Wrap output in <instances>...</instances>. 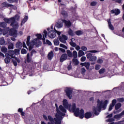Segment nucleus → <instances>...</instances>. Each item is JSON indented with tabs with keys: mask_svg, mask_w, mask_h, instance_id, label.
<instances>
[{
	"mask_svg": "<svg viewBox=\"0 0 124 124\" xmlns=\"http://www.w3.org/2000/svg\"><path fill=\"white\" fill-rule=\"evenodd\" d=\"M113 107H114V106H112V105H110L109 108H108V111L110 112L112 109Z\"/></svg>",
	"mask_w": 124,
	"mask_h": 124,
	"instance_id": "60",
	"label": "nucleus"
},
{
	"mask_svg": "<svg viewBox=\"0 0 124 124\" xmlns=\"http://www.w3.org/2000/svg\"><path fill=\"white\" fill-rule=\"evenodd\" d=\"M66 53L67 55V57H69V58H72L73 55H72V52L70 50H66Z\"/></svg>",
	"mask_w": 124,
	"mask_h": 124,
	"instance_id": "30",
	"label": "nucleus"
},
{
	"mask_svg": "<svg viewBox=\"0 0 124 124\" xmlns=\"http://www.w3.org/2000/svg\"><path fill=\"white\" fill-rule=\"evenodd\" d=\"M92 116L93 114L91 112H87L84 114V118L85 119H90V118H92Z\"/></svg>",
	"mask_w": 124,
	"mask_h": 124,
	"instance_id": "17",
	"label": "nucleus"
},
{
	"mask_svg": "<svg viewBox=\"0 0 124 124\" xmlns=\"http://www.w3.org/2000/svg\"><path fill=\"white\" fill-rule=\"evenodd\" d=\"M7 26V23L4 22H0V28H3L4 29L6 28Z\"/></svg>",
	"mask_w": 124,
	"mask_h": 124,
	"instance_id": "26",
	"label": "nucleus"
},
{
	"mask_svg": "<svg viewBox=\"0 0 124 124\" xmlns=\"http://www.w3.org/2000/svg\"><path fill=\"white\" fill-rule=\"evenodd\" d=\"M70 45H71V46H72V47H76V46H77V44H76V43L73 42V41H72V40H71V42H70Z\"/></svg>",
	"mask_w": 124,
	"mask_h": 124,
	"instance_id": "40",
	"label": "nucleus"
},
{
	"mask_svg": "<svg viewBox=\"0 0 124 124\" xmlns=\"http://www.w3.org/2000/svg\"><path fill=\"white\" fill-rule=\"evenodd\" d=\"M10 59H11V58L6 57V58H5L4 59V62L5 63H7V64L9 63L10 62Z\"/></svg>",
	"mask_w": 124,
	"mask_h": 124,
	"instance_id": "37",
	"label": "nucleus"
},
{
	"mask_svg": "<svg viewBox=\"0 0 124 124\" xmlns=\"http://www.w3.org/2000/svg\"><path fill=\"white\" fill-rule=\"evenodd\" d=\"M16 48H17V49L21 50L22 47H23V44H22V42L18 41L16 43Z\"/></svg>",
	"mask_w": 124,
	"mask_h": 124,
	"instance_id": "19",
	"label": "nucleus"
},
{
	"mask_svg": "<svg viewBox=\"0 0 124 124\" xmlns=\"http://www.w3.org/2000/svg\"><path fill=\"white\" fill-rule=\"evenodd\" d=\"M118 101L119 102H124V97H122V98H119L118 99Z\"/></svg>",
	"mask_w": 124,
	"mask_h": 124,
	"instance_id": "53",
	"label": "nucleus"
},
{
	"mask_svg": "<svg viewBox=\"0 0 124 124\" xmlns=\"http://www.w3.org/2000/svg\"><path fill=\"white\" fill-rule=\"evenodd\" d=\"M75 33L76 35H78V36H80V35L84 34V32L81 30H78L76 31Z\"/></svg>",
	"mask_w": 124,
	"mask_h": 124,
	"instance_id": "24",
	"label": "nucleus"
},
{
	"mask_svg": "<svg viewBox=\"0 0 124 124\" xmlns=\"http://www.w3.org/2000/svg\"><path fill=\"white\" fill-rule=\"evenodd\" d=\"M88 53H97L98 51L97 50H89L87 51Z\"/></svg>",
	"mask_w": 124,
	"mask_h": 124,
	"instance_id": "59",
	"label": "nucleus"
},
{
	"mask_svg": "<svg viewBox=\"0 0 124 124\" xmlns=\"http://www.w3.org/2000/svg\"><path fill=\"white\" fill-rule=\"evenodd\" d=\"M87 59V58L85 56H82L81 59H80V61L81 62H85L86 61V59Z\"/></svg>",
	"mask_w": 124,
	"mask_h": 124,
	"instance_id": "55",
	"label": "nucleus"
},
{
	"mask_svg": "<svg viewBox=\"0 0 124 124\" xmlns=\"http://www.w3.org/2000/svg\"><path fill=\"white\" fill-rule=\"evenodd\" d=\"M86 72V69L85 68H81V73L83 74V73H85Z\"/></svg>",
	"mask_w": 124,
	"mask_h": 124,
	"instance_id": "63",
	"label": "nucleus"
},
{
	"mask_svg": "<svg viewBox=\"0 0 124 124\" xmlns=\"http://www.w3.org/2000/svg\"><path fill=\"white\" fill-rule=\"evenodd\" d=\"M46 44H47L48 45H49V46H52V43L49 40L46 39Z\"/></svg>",
	"mask_w": 124,
	"mask_h": 124,
	"instance_id": "52",
	"label": "nucleus"
},
{
	"mask_svg": "<svg viewBox=\"0 0 124 124\" xmlns=\"http://www.w3.org/2000/svg\"><path fill=\"white\" fill-rule=\"evenodd\" d=\"M60 51H61L62 53H65V49L62 48H59Z\"/></svg>",
	"mask_w": 124,
	"mask_h": 124,
	"instance_id": "64",
	"label": "nucleus"
},
{
	"mask_svg": "<svg viewBox=\"0 0 124 124\" xmlns=\"http://www.w3.org/2000/svg\"><path fill=\"white\" fill-rule=\"evenodd\" d=\"M59 39L60 42L65 44L66 43V40H67V36L64 34H62V36H59Z\"/></svg>",
	"mask_w": 124,
	"mask_h": 124,
	"instance_id": "10",
	"label": "nucleus"
},
{
	"mask_svg": "<svg viewBox=\"0 0 124 124\" xmlns=\"http://www.w3.org/2000/svg\"><path fill=\"white\" fill-rule=\"evenodd\" d=\"M21 54H22V55L27 54V50L25 48H22L21 50Z\"/></svg>",
	"mask_w": 124,
	"mask_h": 124,
	"instance_id": "42",
	"label": "nucleus"
},
{
	"mask_svg": "<svg viewBox=\"0 0 124 124\" xmlns=\"http://www.w3.org/2000/svg\"><path fill=\"white\" fill-rule=\"evenodd\" d=\"M122 118V116H121V114H117L114 116V119H121Z\"/></svg>",
	"mask_w": 124,
	"mask_h": 124,
	"instance_id": "47",
	"label": "nucleus"
},
{
	"mask_svg": "<svg viewBox=\"0 0 124 124\" xmlns=\"http://www.w3.org/2000/svg\"><path fill=\"white\" fill-rule=\"evenodd\" d=\"M46 38H47V31L44 30L43 34V38H42L43 41H45Z\"/></svg>",
	"mask_w": 124,
	"mask_h": 124,
	"instance_id": "25",
	"label": "nucleus"
},
{
	"mask_svg": "<svg viewBox=\"0 0 124 124\" xmlns=\"http://www.w3.org/2000/svg\"><path fill=\"white\" fill-rule=\"evenodd\" d=\"M54 57V53L53 52V51H51L50 52H49L47 55V59L48 60H52Z\"/></svg>",
	"mask_w": 124,
	"mask_h": 124,
	"instance_id": "23",
	"label": "nucleus"
},
{
	"mask_svg": "<svg viewBox=\"0 0 124 124\" xmlns=\"http://www.w3.org/2000/svg\"><path fill=\"white\" fill-rule=\"evenodd\" d=\"M68 34L70 35V36H74L75 35V32L73 31V30L71 28L69 29V31H68Z\"/></svg>",
	"mask_w": 124,
	"mask_h": 124,
	"instance_id": "22",
	"label": "nucleus"
},
{
	"mask_svg": "<svg viewBox=\"0 0 124 124\" xmlns=\"http://www.w3.org/2000/svg\"><path fill=\"white\" fill-rule=\"evenodd\" d=\"M60 46L62 48H64V49H65L66 50H67V49H68L67 46H66L64 45V44H60Z\"/></svg>",
	"mask_w": 124,
	"mask_h": 124,
	"instance_id": "45",
	"label": "nucleus"
},
{
	"mask_svg": "<svg viewBox=\"0 0 124 124\" xmlns=\"http://www.w3.org/2000/svg\"><path fill=\"white\" fill-rule=\"evenodd\" d=\"M106 71V69H105V68H102L99 70V73L100 74H103V73H104V72H105Z\"/></svg>",
	"mask_w": 124,
	"mask_h": 124,
	"instance_id": "38",
	"label": "nucleus"
},
{
	"mask_svg": "<svg viewBox=\"0 0 124 124\" xmlns=\"http://www.w3.org/2000/svg\"><path fill=\"white\" fill-rule=\"evenodd\" d=\"M71 110H69L70 112L72 111L73 112L75 117H79V114H80V108H77L76 104H74L72 106L71 109L70 108Z\"/></svg>",
	"mask_w": 124,
	"mask_h": 124,
	"instance_id": "4",
	"label": "nucleus"
},
{
	"mask_svg": "<svg viewBox=\"0 0 124 124\" xmlns=\"http://www.w3.org/2000/svg\"><path fill=\"white\" fill-rule=\"evenodd\" d=\"M63 105L64 108H66V109H68L69 111H71L70 109V107H71V106L68 104L67 100L64 99L63 100Z\"/></svg>",
	"mask_w": 124,
	"mask_h": 124,
	"instance_id": "12",
	"label": "nucleus"
},
{
	"mask_svg": "<svg viewBox=\"0 0 124 124\" xmlns=\"http://www.w3.org/2000/svg\"><path fill=\"white\" fill-rule=\"evenodd\" d=\"M61 14L63 16V17H64V18H67V17H68V13L66 11H65V10L62 11Z\"/></svg>",
	"mask_w": 124,
	"mask_h": 124,
	"instance_id": "18",
	"label": "nucleus"
},
{
	"mask_svg": "<svg viewBox=\"0 0 124 124\" xmlns=\"http://www.w3.org/2000/svg\"><path fill=\"white\" fill-rule=\"evenodd\" d=\"M56 111L57 113L55 114V117L54 119L52 118L51 115L48 116V120L51 123L54 122L55 121V124H62V117H65V113H66V109L62 105L59 106V108L58 106V104H55Z\"/></svg>",
	"mask_w": 124,
	"mask_h": 124,
	"instance_id": "1",
	"label": "nucleus"
},
{
	"mask_svg": "<svg viewBox=\"0 0 124 124\" xmlns=\"http://www.w3.org/2000/svg\"><path fill=\"white\" fill-rule=\"evenodd\" d=\"M12 62L14 63L15 66H17L18 64L17 63V62L15 60H13Z\"/></svg>",
	"mask_w": 124,
	"mask_h": 124,
	"instance_id": "57",
	"label": "nucleus"
},
{
	"mask_svg": "<svg viewBox=\"0 0 124 124\" xmlns=\"http://www.w3.org/2000/svg\"><path fill=\"white\" fill-rule=\"evenodd\" d=\"M9 50H12L14 49V46L13 45V44H10L9 46H8V47Z\"/></svg>",
	"mask_w": 124,
	"mask_h": 124,
	"instance_id": "44",
	"label": "nucleus"
},
{
	"mask_svg": "<svg viewBox=\"0 0 124 124\" xmlns=\"http://www.w3.org/2000/svg\"><path fill=\"white\" fill-rule=\"evenodd\" d=\"M28 16H26L24 17V18H23V19L21 21V25L22 24H25L26 23V22H27V21H28Z\"/></svg>",
	"mask_w": 124,
	"mask_h": 124,
	"instance_id": "35",
	"label": "nucleus"
},
{
	"mask_svg": "<svg viewBox=\"0 0 124 124\" xmlns=\"http://www.w3.org/2000/svg\"><path fill=\"white\" fill-rule=\"evenodd\" d=\"M20 49H15L14 50V54L15 55V56H18L19 55H20Z\"/></svg>",
	"mask_w": 124,
	"mask_h": 124,
	"instance_id": "29",
	"label": "nucleus"
},
{
	"mask_svg": "<svg viewBox=\"0 0 124 124\" xmlns=\"http://www.w3.org/2000/svg\"><path fill=\"white\" fill-rule=\"evenodd\" d=\"M14 18H15V20H16V21H19V20H20V16L18 14H16L15 15Z\"/></svg>",
	"mask_w": 124,
	"mask_h": 124,
	"instance_id": "43",
	"label": "nucleus"
},
{
	"mask_svg": "<svg viewBox=\"0 0 124 124\" xmlns=\"http://www.w3.org/2000/svg\"><path fill=\"white\" fill-rule=\"evenodd\" d=\"M31 40V36H28L27 38V41H26V44L27 46H29V51H31L32 49H33V45H31L30 46V41Z\"/></svg>",
	"mask_w": 124,
	"mask_h": 124,
	"instance_id": "11",
	"label": "nucleus"
},
{
	"mask_svg": "<svg viewBox=\"0 0 124 124\" xmlns=\"http://www.w3.org/2000/svg\"><path fill=\"white\" fill-rule=\"evenodd\" d=\"M9 3H13L14 2H17L18 0H7Z\"/></svg>",
	"mask_w": 124,
	"mask_h": 124,
	"instance_id": "51",
	"label": "nucleus"
},
{
	"mask_svg": "<svg viewBox=\"0 0 124 124\" xmlns=\"http://www.w3.org/2000/svg\"><path fill=\"white\" fill-rule=\"evenodd\" d=\"M86 57L87 59H89L90 62H95L96 61V57L93 56V54L92 53H88L86 55Z\"/></svg>",
	"mask_w": 124,
	"mask_h": 124,
	"instance_id": "9",
	"label": "nucleus"
},
{
	"mask_svg": "<svg viewBox=\"0 0 124 124\" xmlns=\"http://www.w3.org/2000/svg\"><path fill=\"white\" fill-rule=\"evenodd\" d=\"M6 58H11V59H17L14 54V50H9L7 53L5 54Z\"/></svg>",
	"mask_w": 124,
	"mask_h": 124,
	"instance_id": "5",
	"label": "nucleus"
},
{
	"mask_svg": "<svg viewBox=\"0 0 124 124\" xmlns=\"http://www.w3.org/2000/svg\"><path fill=\"white\" fill-rule=\"evenodd\" d=\"M9 34L11 36H13V37H17L18 36V32L15 29H11L9 30Z\"/></svg>",
	"mask_w": 124,
	"mask_h": 124,
	"instance_id": "6",
	"label": "nucleus"
},
{
	"mask_svg": "<svg viewBox=\"0 0 124 124\" xmlns=\"http://www.w3.org/2000/svg\"><path fill=\"white\" fill-rule=\"evenodd\" d=\"M100 69V65H96L95 66V70H99Z\"/></svg>",
	"mask_w": 124,
	"mask_h": 124,
	"instance_id": "56",
	"label": "nucleus"
},
{
	"mask_svg": "<svg viewBox=\"0 0 124 124\" xmlns=\"http://www.w3.org/2000/svg\"><path fill=\"white\" fill-rule=\"evenodd\" d=\"M2 4L3 5V7H12V6H13V5L9 4L6 2H3Z\"/></svg>",
	"mask_w": 124,
	"mask_h": 124,
	"instance_id": "21",
	"label": "nucleus"
},
{
	"mask_svg": "<svg viewBox=\"0 0 124 124\" xmlns=\"http://www.w3.org/2000/svg\"><path fill=\"white\" fill-rule=\"evenodd\" d=\"M111 14H115V16H118V15H120L121 13V10L119 9H115L111 10L110 11Z\"/></svg>",
	"mask_w": 124,
	"mask_h": 124,
	"instance_id": "13",
	"label": "nucleus"
},
{
	"mask_svg": "<svg viewBox=\"0 0 124 124\" xmlns=\"http://www.w3.org/2000/svg\"><path fill=\"white\" fill-rule=\"evenodd\" d=\"M96 4H97V2H96V1H92L90 5L91 6H95V5H96Z\"/></svg>",
	"mask_w": 124,
	"mask_h": 124,
	"instance_id": "49",
	"label": "nucleus"
},
{
	"mask_svg": "<svg viewBox=\"0 0 124 124\" xmlns=\"http://www.w3.org/2000/svg\"><path fill=\"white\" fill-rule=\"evenodd\" d=\"M82 56H85V52L83 51L82 50H79L78 53V58H81Z\"/></svg>",
	"mask_w": 124,
	"mask_h": 124,
	"instance_id": "27",
	"label": "nucleus"
},
{
	"mask_svg": "<svg viewBox=\"0 0 124 124\" xmlns=\"http://www.w3.org/2000/svg\"><path fill=\"white\" fill-rule=\"evenodd\" d=\"M3 21H4V22L7 24H11L10 26H12L13 28L12 29H15V30H16V29H18L19 27V24H18V23L15 24V23H16L15 17H10L9 18H4Z\"/></svg>",
	"mask_w": 124,
	"mask_h": 124,
	"instance_id": "3",
	"label": "nucleus"
},
{
	"mask_svg": "<svg viewBox=\"0 0 124 124\" xmlns=\"http://www.w3.org/2000/svg\"><path fill=\"white\" fill-rule=\"evenodd\" d=\"M80 119H83L84 117H85V115L84 114H79V115Z\"/></svg>",
	"mask_w": 124,
	"mask_h": 124,
	"instance_id": "61",
	"label": "nucleus"
},
{
	"mask_svg": "<svg viewBox=\"0 0 124 124\" xmlns=\"http://www.w3.org/2000/svg\"><path fill=\"white\" fill-rule=\"evenodd\" d=\"M53 42H54V45L55 46H59V45H60V41H59V39H54L53 40Z\"/></svg>",
	"mask_w": 124,
	"mask_h": 124,
	"instance_id": "31",
	"label": "nucleus"
},
{
	"mask_svg": "<svg viewBox=\"0 0 124 124\" xmlns=\"http://www.w3.org/2000/svg\"><path fill=\"white\" fill-rule=\"evenodd\" d=\"M91 65V64H90V62H86L85 63V65L84 66H85L86 69H87V70H89V69H90V66Z\"/></svg>",
	"mask_w": 124,
	"mask_h": 124,
	"instance_id": "41",
	"label": "nucleus"
},
{
	"mask_svg": "<svg viewBox=\"0 0 124 124\" xmlns=\"http://www.w3.org/2000/svg\"><path fill=\"white\" fill-rule=\"evenodd\" d=\"M63 25V23H60V22L56 23L55 25L56 27L58 29H60V28H62Z\"/></svg>",
	"mask_w": 124,
	"mask_h": 124,
	"instance_id": "28",
	"label": "nucleus"
},
{
	"mask_svg": "<svg viewBox=\"0 0 124 124\" xmlns=\"http://www.w3.org/2000/svg\"><path fill=\"white\" fill-rule=\"evenodd\" d=\"M43 117L45 121H48V117H47L45 114L43 115Z\"/></svg>",
	"mask_w": 124,
	"mask_h": 124,
	"instance_id": "62",
	"label": "nucleus"
},
{
	"mask_svg": "<svg viewBox=\"0 0 124 124\" xmlns=\"http://www.w3.org/2000/svg\"><path fill=\"white\" fill-rule=\"evenodd\" d=\"M116 103H117V100L113 99L112 100V103L110 104V105H112L113 106H115Z\"/></svg>",
	"mask_w": 124,
	"mask_h": 124,
	"instance_id": "50",
	"label": "nucleus"
},
{
	"mask_svg": "<svg viewBox=\"0 0 124 124\" xmlns=\"http://www.w3.org/2000/svg\"><path fill=\"white\" fill-rule=\"evenodd\" d=\"M47 35L49 37V38H55L56 35H57V33L54 30L49 31L48 32H47Z\"/></svg>",
	"mask_w": 124,
	"mask_h": 124,
	"instance_id": "8",
	"label": "nucleus"
},
{
	"mask_svg": "<svg viewBox=\"0 0 124 124\" xmlns=\"http://www.w3.org/2000/svg\"><path fill=\"white\" fill-rule=\"evenodd\" d=\"M36 36H37L38 39H42V35L40 33L36 34Z\"/></svg>",
	"mask_w": 124,
	"mask_h": 124,
	"instance_id": "46",
	"label": "nucleus"
},
{
	"mask_svg": "<svg viewBox=\"0 0 124 124\" xmlns=\"http://www.w3.org/2000/svg\"><path fill=\"white\" fill-rule=\"evenodd\" d=\"M26 60L28 63H30L31 62V57H30V53L27 54Z\"/></svg>",
	"mask_w": 124,
	"mask_h": 124,
	"instance_id": "36",
	"label": "nucleus"
},
{
	"mask_svg": "<svg viewBox=\"0 0 124 124\" xmlns=\"http://www.w3.org/2000/svg\"><path fill=\"white\" fill-rule=\"evenodd\" d=\"M65 93L69 99L72 98V90L70 89V88L67 87L65 90Z\"/></svg>",
	"mask_w": 124,
	"mask_h": 124,
	"instance_id": "7",
	"label": "nucleus"
},
{
	"mask_svg": "<svg viewBox=\"0 0 124 124\" xmlns=\"http://www.w3.org/2000/svg\"><path fill=\"white\" fill-rule=\"evenodd\" d=\"M108 28L109 30H111V31H114L115 30V28H114L113 25H112V24L111 23V19H108Z\"/></svg>",
	"mask_w": 124,
	"mask_h": 124,
	"instance_id": "16",
	"label": "nucleus"
},
{
	"mask_svg": "<svg viewBox=\"0 0 124 124\" xmlns=\"http://www.w3.org/2000/svg\"><path fill=\"white\" fill-rule=\"evenodd\" d=\"M67 54L66 53L63 54L60 57V62H63L64 61L67 60Z\"/></svg>",
	"mask_w": 124,
	"mask_h": 124,
	"instance_id": "14",
	"label": "nucleus"
},
{
	"mask_svg": "<svg viewBox=\"0 0 124 124\" xmlns=\"http://www.w3.org/2000/svg\"><path fill=\"white\" fill-rule=\"evenodd\" d=\"M73 57L75 58L76 59L78 57V55L77 54V51L76 50H75L73 52Z\"/></svg>",
	"mask_w": 124,
	"mask_h": 124,
	"instance_id": "39",
	"label": "nucleus"
},
{
	"mask_svg": "<svg viewBox=\"0 0 124 124\" xmlns=\"http://www.w3.org/2000/svg\"><path fill=\"white\" fill-rule=\"evenodd\" d=\"M81 49L82 51H87V50H88V48L85 46H81Z\"/></svg>",
	"mask_w": 124,
	"mask_h": 124,
	"instance_id": "54",
	"label": "nucleus"
},
{
	"mask_svg": "<svg viewBox=\"0 0 124 124\" xmlns=\"http://www.w3.org/2000/svg\"><path fill=\"white\" fill-rule=\"evenodd\" d=\"M73 62L74 63L75 65H78L79 63V61H78V59L74 58L73 59Z\"/></svg>",
	"mask_w": 124,
	"mask_h": 124,
	"instance_id": "33",
	"label": "nucleus"
},
{
	"mask_svg": "<svg viewBox=\"0 0 124 124\" xmlns=\"http://www.w3.org/2000/svg\"><path fill=\"white\" fill-rule=\"evenodd\" d=\"M108 102V100H106L103 102V100H100L99 99H98L96 107H93V114H94L95 116H98L99 113L101 112V109H103L104 110L106 109Z\"/></svg>",
	"mask_w": 124,
	"mask_h": 124,
	"instance_id": "2",
	"label": "nucleus"
},
{
	"mask_svg": "<svg viewBox=\"0 0 124 124\" xmlns=\"http://www.w3.org/2000/svg\"><path fill=\"white\" fill-rule=\"evenodd\" d=\"M97 62L98 63H102L103 62V60L102 59H98Z\"/></svg>",
	"mask_w": 124,
	"mask_h": 124,
	"instance_id": "58",
	"label": "nucleus"
},
{
	"mask_svg": "<svg viewBox=\"0 0 124 124\" xmlns=\"http://www.w3.org/2000/svg\"><path fill=\"white\" fill-rule=\"evenodd\" d=\"M5 44V41H4V39H1L0 40V45H4Z\"/></svg>",
	"mask_w": 124,
	"mask_h": 124,
	"instance_id": "48",
	"label": "nucleus"
},
{
	"mask_svg": "<svg viewBox=\"0 0 124 124\" xmlns=\"http://www.w3.org/2000/svg\"><path fill=\"white\" fill-rule=\"evenodd\" d=\"M1 51L2 53H7V48L5 46H2L1 48Z\"/></svg>",
	"mask_w": 124,
	"mask_h": 124,
	"instance_id": "34",
	"label": "nucleus"
},
{
	"mask_svg": "<svg viewBox=\"0 0 124 124\" xmlns=\"http://www.w3.org/2000/svg\"><path fill=\"white\" fill-rule=\"evenodd\" d=\"M32 42L33 43V45H35L36 47H37V48H38V47H40V46L42 45V42L40 41H39L37 43L34 42V41H33Z\"/></svg>",
	"mask_w": 124,
	"mask_h": 124,
	"instance_id": "20",
	"label": "nucleus"
},
{
	"mask_svg": "<svg viewBox=\"0 0 124 124\" xmlns=\"http://www.w3.org/2000/svg\"><path fill=\"white\" fill-rule=\"evenodd\" d=\"M62 21L63 23L65 24V26L66 27H67V28H70V27H71L72 23L70 20H66L65 19H62Z\"/></svg>",
	"mask_w": 124,
	"mask_h": 124,
	"instance_id": "15",
	"label": "nucleus"
},
{
	"mask_svg": "<svg viewBox=\"0 0 124 124\" xmlns=\"http://www.w3.org/2000/svg\"><path fill=\"white\" fill-rule=\"evenodd\" d=\"M120 107H122V104L118 103L115 105V110H119V108Z\"/></svg>",
	"mask_w": 124,
	"mask_h": 124,
	"instance_id": "32",
	"label": "nucleus"
}]
</instances>
